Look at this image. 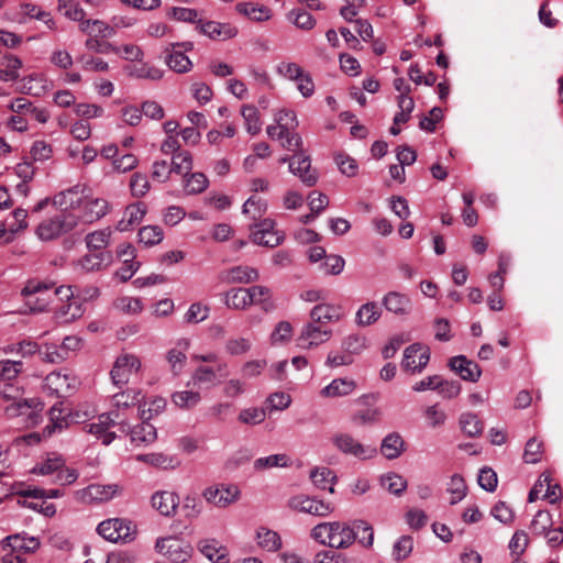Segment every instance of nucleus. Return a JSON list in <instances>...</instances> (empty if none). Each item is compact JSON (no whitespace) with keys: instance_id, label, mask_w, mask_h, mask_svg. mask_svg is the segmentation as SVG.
<instances>
[{"instance_id":"f257e3e1","label":"nucleus","mask_w":563,"mask_h":563,"mask_svg":"<svg viewBox=\"0 0 563 563\" xmlns=\"http://www.w3.org/2000/svg\"><path fill=\"white\" fill-rule=\"evenodd\" d=\"M343 317L340 306L318 303L309 312V321L305 323L296 339L302 350H311L327 343L332 338V329L328 323L339 322Z\"/></svg>"},{"instance_id":"f03ea898","label":"nucleus","mask_w":563,"mask_h":563,"mask_svg":"<svg viewBox=\"0 0 563 563\" xmlns=\"http://www.w3.org/2000/svg\"><path fill=\"white\" fill-rule=\"evenodd\" d=\"M21 296L31 312H42L47 309L54 296L69 299L75 296V292L71 287L55 288L53 282L31 279L22 288Z\"/></svg>"},{"instance_id":"7ed1b4c3","label":"nucleus","mask_w":563,"mask_h":563,"mask_svg":"<svg viewBox=\"0 0 563 563\" xmlns=\"http://www.w3.org/2000/svg\"><path fill=\"white\" fill-rule=\"evenodd\" d=\"M360 531L366 532V538H360L358 543L365 548H371L374 542V530L369 523L364 520H354L352 523L333 521V533L330 538V548L346 549L351 547Z\"/></svg>"},{"instance_id":"20e7f679","label":"nucleus","mask_w":563,"mask_h":563,"mask_svg":"<svg viewBox=\"0 0 563 563\" xmlns=\"http://www.w3.org/2000/svg\"><path fill=\"white\" fill-rule=\"evenodd\" d=\"M79 223L76 213L57 212L53 217L44 219L35 230L36 236L44 242L56 240L73 231Z\"/></svg>"},{"instance_id":"39448f33","label":"nucleus","mask_w":563,"mask_h":563,"mask_svg":"<svg viewBox=\"0 0 563 563\" xmlns=\"http://www.w3.org/2000/svg\"><path fill=\"white\" fill-rule=\"evenodd\" d=\"M119 426L121 431L129 429V421L121 418L117 411H109L99 416V421L85 426L88 433L101 440L102 444L109 445L115 439V433L109 431L110 427Z\"/></svg>"},{"instance_id":"423d86ee","label":"nucleus","mask_w":563,"mask_h":563,"mask_svg":"<svg viewBox=\"0 0 563 563\" xmlns=\"http://www.w3.org/2000/svg\"><path fill=\"white\" fill-rule=\"evenodd\" d=\"M0 397L9 404L4 407V412L8 417L31 416L37 407L42 404L35 399H24L20 397V391L13 386H7L1 393Z\"/></svg>"},{"instance_id":"0eeeda50","label":"nucleus","mask_w":563,"mask_h":563,"mask_svg":"<svg viewBox=\"0 0 563 563\" xmlns=\"http://www.w3.org/2000/svg\"><path fill=\"white\" fill-rule=\"evenodd\" d=\"M332 443L338 451L345 455L354 456L365 461L377 455V450L371 445H364L352 434L346 432H338L332 437Z\"/></svg>"},{"instance_id":"6e6552de","label":"nucleus","mask_w":563,"mask_h":563,"mask_svg":"<svg viewBox=\"0 0 563 563\" xmlns=\"http://www.w3.org/2000/svg\"><path fill=\"white\" fill-rule=\"evenodd\" d=\"M141 360L135 354L124 353L117 357L110 376L112 383L118 387H123L136 375L141 369Z\"/></svg>"},{"instance_id":"1a4fd4ad","label":"nucleus","mask_w":563,"mask_h":563,"mask_svg":"<svg viewBox=\"0 0 563 563\" xmlns=\"http://www.w3.org/2000/svg\"><path fill=\"white\" fill-rule=\"evenodd\" d=\"M97 531L103 539L118 542L132 540L135 528L130 520L113 518L100 522L97 527Z\"/></svg>"},{"instance_id":"9d476101","label":"nucleus","mask_w":563,"mask_h":563,"mask_svg":"<svg viewBox=\"0 0 563 563\" xmlns=\"http://www.w3.org/2000/svg\"><path fill=\"white\" fill-rule=\"evenodd\" d=\"M155 549L173 563H185L192 555V547L177 538H164L156 541Z\"/></svg>"},{"instance_id":"9b49d317","label":"nucleus","mask_w":563,"mask_h":563,"mask_svg":"<svg viewBox=\"0 0 563 563\" xmlns=\"http://www.w3.org/2000/svg\"><path fill=\"white\" fill-rule=\"evenodd\" d=\"M288 507L292 510L317 517H327L334 510V507L331 503H325L307 495L292 496L288 500Z\"/></svg>"},{"instance_id":"f8f14e48","label":"nucleus","mask_w":563,"mask_h":563,"mask_svg":"<svg viewBox=\"0 0 563 563\" xmlns=\"http://www.w3.org/2000/svg\"><path fill=\"white\" fill-rule=\"evenodd\" d=\"M241 490L235 484L210 486L202 493L203 498L216 507L225 508L239 500Z\"/></svg>"},{"instance_id":"ddd939ff","label":"nucleus","mask_w":563,"mask_h":563,"mask_svg":"<svg viewBox=\"0 0 563 563\" xmlns=\"http://www.w3.org/2000/svg\"><path fill=\"white\" fill-rule=\"evenodd\" d=\"M87 417V412L81 415L79 411L63 415L60 406L55 405L49 410V423L43 429V434L51 437L56 431H62L67 428L69 423H82Z\"/></svg>"},{"instance_id":"4468645a","label":"nucleus","mask_w":563,"mask_h":563,"mask_svg":"<svg viewBox=\"0 0 563 563\" xmlns=\"http://www.w3.org/2000/svg\"><path fill=\"white\" fill-rule=\"evenodd\" d=\"M275 221L272 219H263L258 223L251 227L252 241L255 244L275 247L283 242V235L274 230Z\"/></svg>"},{"instance_id":"2eb2a0df","label":"nucleus","mask_w":563,"mask_h":563,"mask_svg":"<svg viewBox=\"0 0 563 563\" xmlns=\"http://www.w3.org/2000/svg\"><path fill=\"white\" fill-rule=\"evenodd\" d=\"M430 360V351L427 346L419 343H413L406 347L401 367L411 373H421L428 365Z\"/></svg>"},{"instance_id":"dca6fc26","label":"nucleus","mask_w":563,"mask_h":563,"mask_svg":"<svg viewBox=\"0 0 563 563\" xmlns=\"http://www.w3.org/2000/svg\"><path fill=\"white\" fill-rule=\"evenodd\" d=\"M289 170L298 176L302 184L311 187L318 181V174L311 168V161L303 152L295 153L289 161Z\"/></svg>"},{"instance_id":"f3484780","label":"nucleus","mask_w":563,"mask_h":563,"mask_svg":"<svg viewBox=\"0 0 563 563\" xmlns=\"http://www.w3.org/2000/svg\"><path fill=\"white\" fill-rule=\"evenodd\" d=\"M85 197L80 187L74 186L73 188L56 194L52 198V205L59 208L60 213H75V210L81 208Z\"/></svg>"},{"instance_id":"a211bd4d","label":"nucleus","mask_w":563,"mask_h":563,"mask_svg":"<svg viewBox=\"0 0 563 563\" xmlns=\"http://www.w3.org/2000/svg\"><path fill=\"white\" fill-rule=\"evenodd\" d=\"M144 400V395L141 389L137 388H126L123 391L117 393L112 396V410L117 411L121 418L126 419L124 416V411L137 406L142 405Z\"/></svg>"},{"instance_id":"6ab92c4d","label":"nucleus","mask_w":563,"mask_h":563,"mask_svg":"<svg viewBox=\"0 0 563 563\" xmlns=\"http://www.w3.org/2000/svg\"><path fill=\"white\" fill-rule=\"evenodd\" d=\"M108 201L102 198L85 197L80 208V214H77L79 222L93 223L108 213Z\"/></svg>"},{"instance_id":"aec40b11","label":"nucleus","mask_w":563,"mask_h":563,"mask_svg":"<svg viewBox=\"0 0 563 563\" xmlns=\"http://www.w3.org/2000/svg\"><path fill=\"white\" fill-rule=\"evenodd\" d=\"M263 294L260 288H232L224 295V303L228 308L244 310L254 303V295Z\"/></svg>"},{"instance_id":"412c9836","label":"nucleus","mask_w":563,"mask_h":563,"mask_svg":"<svg viewBox=\"0 0 563 563\" xmlns=\"http://www.w3.org/2000/svg\"><path fill=\"white\" fill-rule=\"evenodd\" d=\"M450 368L456 373L463 380L475 383L482 375V369L477 363L466 358L464 355L453 356L449 360Z\"/></svg>"},{"instance_id":"4be33fe9","label":"nucleus","mask_w":563,"mask_h":563,"mask_svg":"<svg viewBox=\"0 0 563 563\" xmlns=\"http://www.w3.org/2000/svg\"><path fill=\"white\" fill-rule=\"evenodd\" d=\"M197 29L200 33L211 40L225 41L238 34V29L230 23H220L216 21L203 22L201 19L198 21Z\"/></svg>"},{"instance_id":"5701e85b","label":"nucleus","mask_w":563,"mask_h":563,"mask_svg":"<svg viewBox=\"0 0 563 563\" xmlns=\"http://www.w3.org/2000/svg\"><path fill=\"white\" fill-rule=\"evenodd\" d=\"M387 311L397 316H407L412 311V301L406 294L388 291L382 299Z\"/></svg>"},{"instance_id":"b1692460","label":"nucleus","mask_w":563,"mask_h":563,"mask_svg":"<svg viewBox=\"0 0 563 563\" xmlns=\"http://www.w3.org/2000/svg\"><path fill=\"white\" fill-rule=\"evenodd\" d=\"M113 256L111 252H91L81 256L77 266L86 273L99 272L111 265Z\"/></svg>"},{"instance_id":"393cba45","label":"nucleus","mask_w":563,"mask_h":563,"mask_svg":"<svg viewBox=\"0 0 563 563\" xmlns=\"http://www.w3.org/2000/svg\"><path fill=\"white\" fill-rule=\"evenodd\" d=\"M150 420H142L141 423L131 428L129 423V429L122 431L130 435V440L135 445H148L155 442L157 439L156 428L148 422Z\"/></svg>"},{"instance_id":"a878e982","label":"nucleus","mask_w":563,"mask_h":563,"mask_svg":"<svg viewBox=\"0 0 563 563\" xmlns=\"http://www.w3.org/2000/svg\"><path fill=\"white\" fill-rule=\"evenodd\" d=\"M220 277L227 284H250L260 278V273L256 268L238 265L222 272Z\"/></svg>"},{"instance_id":"bb28decb","label":"nucleus","mask_w":563,"mask_h":563,"mask_svg":"<svg viewBox=\"0 0 563 563\" xmlns=\"http://www.w3.org/2000/svg\"><path fill=\"white\" fill-rule=\"evenodd\" d=\"M40 547V541L35 537H27L25 534H12L8 536L3 540V549H10L14 553H19L23 556L26 553L35 552Z\"/></svg>"},{"instance_id":"cd10ccee","label":"nucleus","mask_w":563,"mask_h":563,"mask_svg":"<svg viewBox=\"0 0 563 563\" xmlns=\"http://www.w3.org/2000/svg\"><path fill=\"white\" fill-rule=\"evenodd\" d=\"M152 506L163 516H172L175 514L178 505L179 498L173 492H156L152 496Z\"/></svg>"},{"instance_id":"c85d7f7f","label":"nucleus","mask_w":563,"mask_h":563,"mask_svg":"<svg viewBox=\"0 0 563 563\" xmlns=\"http://www.w3.org/2000/svg\"><path fill=\"white\" fill-rule=\"evenodd\" d=\"M406 450V443L398 432H390L382 440L379 448L380 453L387 460L399 457Z\"/></svg>"},{"instance_id":"c756f323","label":"nucleus","mask_w":563,"mask_h":563,"mask_svg":"<svg viewBox=\"0 0 563 563\" xmlns=\"http://www.w3.org/2000/svg\"><path fill=\"white\" fill-rule=\"evenodd\" d=\"M200 552L213 563H229L228 550L216 539H207L199 543Z\"/></svg>"},{"instance_id":"7c9ffc66","label":"nucleus","mask_w":563,"mask_h":563,"mask_svg":"<svg viewBox=\"0 0 563 563\" xmlns=\"http://www.w3.org/2000/svg\"><path fill=\"white\" fill-rule=\"evenodd\" d=\"M164 54L165 63L175 73L185 74L191 69V60L180 49L165 47Z\"/></svg>"},{"instance_id":"2f4dec72","label":"nucleus","mask_w":563,"mask_h":563,"mask_svg":"<svg viewBox=\"0 0 563 563\" xmlns=\"http://www.w3.org/2000/svg\"><path fill=\"white\" fill-rule=\"evenodd\" d=\"M382 316V309L376 301L362 305L355 313V322L358 327H368L375 323Z\"/></svg>"},{"instance_id":"473e14b6","label":"nucleus","mask_w":563,"mask_h":563,"mask_svg":"<svg viewBox=\"0 0 563 563\" xmlns=\"http://www.w3.org/2000/svg\"><path fill=\"white\" fill-rule=\"evenodd\" d=\"M310 479L317 488L334 493L336 476L329 467H314L310 472Z\"/></svg>"},{"instance_id":"72a5a7b5","label":"nucleus","mask_w":563,"mask_h":563,"mask_svg":"<svg viewBox=\"0 0 563 563\" xmlns=\"http://www.w3.org/2000/svg\"><path fill=\"white\" fill-rule=\"evenodd\" d=\"M128 75L136 79L157 81L163 78L164 71L155 66L140 63L126 67Z\"/></svg>"},{"instance_id":"f704fd0d","label":"nucleus","mask_w":563,"mask_h":563,"mask_svg":"<svg viewBox=\"0 0 563 563\" xmlns=\"http://www.w3.org/2000/svg\"><path fill=\"white\" fill-rule=\"evenodd\" d=\"M355 387L356 384L352 379L335 378L321 390V394L324 397H342L352 394Z\"/></svg>"},{"instance_id":"c9c22d12","label":"nucleus","mask_w":563,"mask_h":563,"mask_svg":"<svg viewBox=\"0 0 563 563\" xmlns=\"http://www.w3.org/2000/svg\"><path fill=\"white\" fill-rule=\"evenodd\" d=\"M80 30L96 38H108L115 34L114 29L101 20H85L80 23Z\"/></svg>"},{"instance_id":"e433bc0d","label":"nucleus","mask_w":563,"mask_h":563,"mask_svg":"<svg viewBox=\"0 0 563 563\" xmlns=\"http://www.w3.org/2000/svg\"><path fill=\"white\" fill-rule=\"evenodd\" d=\"M22 62L13 55L0 56V78L5 81H13L20 77L19 70Z\"/></svg>"},{"instance_id":"4c0bfd02","label":"nucleus","mask_w":563,"mask_h":563,"mask_svg":"<svg viewBox=\"0 0 563 563\" xmlns=\"http://www.w3.org/2000/svg\"><path fill=\"white\" fill-rule=\"evenodd\" d=\"M111 233V230L109 228H106L87 234L85 238V242L88 251L108 252L104 249L110 243Z\"/></svg>"},{"instance_id":"58836bf2","label":"nucleus","mask_w":563,"mask_h":563,"mask_svg":"<svg viewBox=\"0 0 563 563\" xmlns=\"http://www.w3.org/2000/svg\"><path fill=\"white\" fill-rule=\"evenodd\" d=\"M460 428L463 433L470 438H476L482 434L484 424L477 415L464 412L459 419Z\"/></svg>"},{"instance_id":"ea45409f","label":"nucleus","mask_w":563,"mask_h":563,"mask_svg":"<svg viewBox=\"0 0 563 563\" xmlns=\"http://www.w3.org/2000/svg\"><path fill=\"white\" fill-rule=\"evenodd\" d=\"M145 213L146 209L142 202L129 206L124 211L123 219L118 224V229L120 231H126L129 227L140 223Z\"/></svg>"},{"instance_id":"a19ab883","label":"nucleus","mask_w":563,"mask_h":563,"mask_svg":"<svg viewBox=\"0 0 563 563\" xmlns=\"http://www.w3.org/2000/svg\"><path fill=\"white\" fill-rule=\"evenodd\" d=\"M189 347V341L187 339H181L177 342V346L169 350L167 353V361L170 365L172 371L175 374H178L186 362L185 352Z\"/></svg>"},{"instance_id":"79ce46f5","label":"nucleus","mask_w":563,"mask_h":563,"mask_svg":"<svg viewBox=\"0 0 563 563\" xmlns=\"http://www.w3.org/2000/svg\"><path fill=\"white\" fill-rule=\"evenodd\" d=\"M235 10L250 19L261 22L271 19V9L265 5H258L252 2H240Z\"/></svg>"},{"instance_id":"37998d69","label":"nucleus","mask_w":563,"mask_h":563,"mask_svg":"<svg viewBox=\"0 0 563 563\" xmlns=\"http://www.w3.org/2000/svg\"><path fill=\"white\" fill-rule=\"evenodd\" d=\"M65 466V461L56 453H49L41 463L33 468L34 474L54 475L56 477L60 467Z\"/></svg>"},{"instance_id":"c03bdc74","label":"nucleus","mask_w":563,"mask_h":563,"mask_svg":"<svg viewBox=\"0 0 563 563\" xmlns=\"http://www.w3.org/2000/svg\"><path fill=\"white\" fill-rule=\"evenodd\" d=\"M257 544L269 552L277 551L282 547V540L277 532L261 527L256 532Z\"/></svg>"},{"instance_id":"a18cd8bd","label":"nucleus","mask_w":563,"mask_h":563,"mask_svg":"<svg viewBox=\"0 0 563 563\" xmlns=\"http://www.w3.org/2000/svg\"><path fill=\"white\" fill-rule=\"evenodd\" d=\"M267 210V201L261 197L251 196L242 206V213L252 220H261Z\"/></svg>"},{"instance_id":"49530a36","label":"nucleus","mask_w":563,"mask_h":563,"mask_svg":"<svg viewBox=\"0 0 563 563\" xmlns=\"http://www.w3.org/2000/svg\"><path fill=\"white\" fill-rule=\"evenodd\" d=\"M201 400V395L198 391L194 390H180L175 391L172 395V402L180 408V409H192L196 407Z\"/></svg>"},{"instance_id":"de8ad7c7","label":"nucleus","mask_w":563,"mask_h":563,"mask_svg":"<svg viewBox=\"0 0 563 563\" xmlns=\"http://www.w3.org/2000/svg\"><path fill=\"white\" fill-rule=\"evenodd\" d=\"M169 165L173 173L186 177L192 169V156L188 151H180L174 154Z\"/></svg>"},{"instance_id":"09e8293b","label":"nucleus","mask_w":563,"mask_h":563,"mask_svg":"<svg viewBox=\"0 0 563 563\" xmlns=\"http://www.w3.org/2000/svg\"><path fill=\"white\" fill-rule=\"evenodd\" d=\"M119 490L120 487L117 484H92L88 486L87 494L95 500L107 501L113 498L119 493Z\"/></svg>"},{"instance_id":"8fccbe9b","label":"nucleus","mask_w":563,"mask_h":563,"mask_svg":"<svg viewBox=\"0 0 563 563\" xmlns=\"http://www.w3.org/2000/svg\"><path fill=\"white\" fill-rule=\"evenodd\" d=\"M382 485L391 494L400 496L407 488V481L397 473H387L380 478Z\"/></svg>"},{"instance_id":"3c124183","label":"nucleus","mask_w":563,"mask_h":563,"mask_svg":"<svg viewBox=\"0 0 563 563\" xmlns=\"http://www.w3.org/2000/svg\"><path fill=\"white\" fill-rule=\"evenodd\" d=\"M185 178V190L188 195H197L208 187V178L203 173H191Z\"/></svg>"},{"instance_id":"603ef678","label":"nucleus","mask_w":563,"mask_h":563,"mask_svg":"<svg viewBox=\"0 0 563 563\" xmlns=\"http://www.w3.org/2000/svg\"><path fill=\"white\" fill-rule=\"evenodd\" d=\"M552 525L551 514L547 510H539L531 521L530 529L536 536H544Z\"/></svg>"},{"instance_id":"864d4df0","label":"nucleus","mask_w":563,"mask_h":563,"mask_svg":"<svg viewBox=\"0 0 563 563\" xmlns=\"http://www.w3.org/2000/svg\"><path fill=\"white\" fill-rule=\"evenodd\" d=\"M341 347L353 357L366 347V338L358 333L350 334L342 340Z\"/></svg>"},{"instance_id":"5fc2aeb1","label":"nucleus","mask_w":563,"mask_h":563,"mask_svg":"<svg viewBox=\"0 0 563 563\" xmlns=\"http://www.w3.org/2000/svg\"><path fill=\"white\" fill-rule=\"evenodd\" d=\"M289 465V457L286 454H272L265 457H260L254 462V468L262 471L272 467H287Z\"/></svg>"},{"instance_id":"6e6d98bb","label":"nucleus","mask_w":563,"mask_h":563,"mask_svg":"<svg viewBox=\"0 0 563 563\" xmlns=\"http://www.w3.org/2000/svg\"><path fill=\"white\" fill-rule=\"evenodd\" d=\"M58 10L73 21H85L86 12L76 0H59Z\"/></svg>"},{"instance_id":"4d7b16f0","label":"nucleus","mask_w":563,"mask_h":563,"mask_svg":"<svg viewBox=\"0 0 563 563\" xmlns=\"http://www.w3.org/2000/svg\"><path fill=\"white\" fill-rule=\"evenodd\" d=\"M239 421L249 426H256L266 419V408H245L242 409L238 417Z\"/></svg>"},{"instance_id":"13d9d810","label":"nucleus","mask_w":563,"mask_h":563,"mask_svg":"<svg viewBox=\"0 0 563 563\" xmlns=\"http://www.w3.org/2000/svg\"><path fill=\"white\" fill-rule=\"evenodd\" d=\"M23 369L21 361L1 360L0 361V380L11 382L15 379Z\"/></svg>"},{"instance_id":"bf43d9fd","label":"nucleus","mask_w":563,"mask_h":563,"mask_svg":"<svg viewBox=\"0 0 563 563\" xmlns=\"http://www.w3.org/2000/svg\"><path fill=\"white\" fill-rule=\"evenodd\" d=\"M413 549V539L410 536L400 537L393 545V558L400 562L407 559Z\"/></svg>"},{"instance_id":"052dcab7","label":"nucleus","mask_w":563,"mask_h":563,"mask_svg":"<svg viewBox=\"0 0 563 563\" xmlns=\"http://www.w3.org/2000/svg\"><path fill=\"white\" fill-rule=\"evenodd\" d=\"M166 399L163 397H155L150 402L148 408H145L146 402L143 400L140 406V419L151 420L153 417L159 415L166 408Z\"/></svg>"},{"instance_id":"680f3d73","label":"nucleus","mask_w":563,"mask_h":563,"mask_svg":"<svg viewBox=\"0 0 563 563\" xmlns=\"http://www.w3.org/2000/svg\"><path fill=\"white\" fill-rule=\"evenodd\" d=\"M25 498H30L31 500H25L24 505L33 510H36L43 514L46 517H52L56 512V507L54 504L48 503L45 497L38 496H24Z\"/></svg>"},{"instance_id":"e2e57ef3","label":"nucleus","mask_w":563,"mask_h":563,"mask_svg":"<svg viewBox=\"0 0 563 563\" xmlns=\"http://www.w3.org/2000/svg\"><path fill=\"white\" fill-rule=\"evenodd\" d=\"M163 240V230L157 225H146L139 231V241L147 246L158 244Z\"/></svg>"},{"instance_id":"0e129e2a","label":"nucleus","mask_w":563,"mask_h":563,"mask_svg":"<svg viewBox=\"0 0 563 563\" xmlns=\"http://www.w3.org/2000/svg\"><path fill=\"white\" fill-rule=\"evenodd\" d=\"M448 492L452 495L451 505L457 504L466 496V484L461 475L454 474L451 477Z\"/></svg>"},{"instance_id":"69168bd1","label":"nucleus","mask_w":563,"mask_h":563,"mask_svg":"<svg viewBox=\"0 0 563 563\" xmlns=\"http://www.w3.org/2000/svg\"><path fill=\"white\" fill-rule=\"evenodd\" d=\"M382 412L377 408H367L365 410L355 412L351 420L352 422L357 426H366V424H373L376 423L380 419Z\"/></svg>"},{"instance_id":"338daca9","label":"nucleus","mask_w":563,"mask_h":563,"mask_svg":"<svg viewBox=\"0 0 563 563\" xmlns=\"http://www.w3.org/2000/svg\"><path fill=\"white\" fill-rule=\"evenodd\" d=\"M528 544V534L522 530L516 531L512 538L510 539L508 545L510 550V555L512 558H520V555L526 551Z\"/></svg>"},{"instance_id":"774afa93","label":"nucleus","mask_w":563,"mask_h":563,"mask_svg":"<svg viewBox=\"0 0 563 563\" xmlns=\"http://www.w3.org/2000/svg\"><path fill=\"white\" fill-rule=\"evenodd\" d=\"M46 386L57 395L65 393L69 388L68 376L60 373H51L45 378Z\"/></svg>"}]
</instances>
